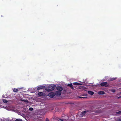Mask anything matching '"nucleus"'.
<instances>
[{"label": "nucleus", "mask_w": 121, "mask_h": 121, "mask_svg": "<svg viewBox=\"0 0 121 121\" xmlns=\"http://www.w3.org/2000/svg\"><path fill=\"white\" fill-rule=\"evenodd\" d=\"M82 112L83 113V114L84 115L85 114L86 112V111H84L83 112Z\"/></svg>", "instance_id": "22"}, {"label": "nucleus", "mask_w": 121, "mask_h": 121, "mask_svg": "<svg viewBox=\"0 0 121 121\" xmlns=\"http://www.w3.org/2000/svg\"><path fill=\"white\" fill-rule=\"evenodd\" d=\"M87 95L86 94V95H85V96H87Z\"/></svg>", "instance_id": "27"}, {"label": "nucleus", "mask_w": 121, "mask_h": 121, "mask_svg": "<svg viewBox=\"0 0 121 121\" xmlns=\"http://www.w3.org/2000/svg\"><path fill=\"white\" fill-rule=\"evenodd\" d=\"M117 78H112L110 79V81H112L116 80Z\"/></svg>", "instance_id": "14"}, {"label": "nucleus", "mask_w": 121, "mask_h": 121, "mask_svg": "<svg viewBox=\"0 0 121 121\" xmlns=\"http://www.w3.org/2000/svg\"><path fill=\"white\" fill-rule=\"evenodd\" d=\"M38 95L39 96H43V94L42 92H39L38 93Z\"/></svg>", "instance_id": "7"}, {"label": "nucleus", "mask_w": 121, "mask_h": 121, "mask_svg": "<svg viewBox=\"0 0 121 121\" xmlns=\"http://www.w3.org/2000/svg\"><path fill=\"white\" fill-rule=\"evenodd\" d=\"M117 121H121V119L120 118H117Z\"/></svg>", "instance_id": "21"}, {"label": "nucleus", "mask_w": 121, "mask_h": 121, "mask_svg": "<svg viewBox=\"0 0 121 121\" xmlns=\"http://www.w3.org/2000/svg\"><path fill=\"white\" fill-rule=\"evenodd\" d=\"M98 94L100 95H103L105 94V92L103 91H100L99 92Z\"/></svg>", "instance_id": "12"}, {"label": "nucleus", "mask_w": 121, "mask_h": 121, "mask_svg": "<svg viewBox=\"0 0 121 121\" xmlns=\"http://www.w3.org/2000/svg\"><path fill=\"white\" fill-rule=\"evenodd\" d=\"M61 94V92L60 91H56L55 92V94L58 96H60Z\"/></svg>", "instance_id": "3"}, {"label": "nucleus", "mask_w": 121, "mask_h": 121, "mask_svg": "<svg viewBox=\"0 0 121 121\" xmlns=\"http://www.w3.org/2000/svg\"><path fill=\"white\" fill-rule=\"evenodd\" d=\"M13 91L15 92H17L18 91V89H16L15 88H14L13 89Z\"/></svg>", "instance_id": "13"}, {"label": "nucleus", "mask_w": 121, "mask_h": 121, "mask_svg": "<svg viewBox=\"0 0 121 121\" xmlns=\"http://www.w3.org/2000/svg\"><path fill=\"white\" fill-rule=\"evenodd\" d=\"M53 110V109H52L51 110Z\"/></svg>", "instance_id": "28"}, {"label": "nucleus", "mask_w": 121, "mask_h": 121, "mask_svg": "<svg viewBox=\"0 0 121 121\" xmlns=\"http://www.w3.org/2000/svg\"><path fill=\"white\" fill-rule=\"evenodd\" d=\"M22 101L26 102L28 103V100L27 99H22Z\"/></svg>", "instance_id": "16"}, {"label": "nucleus", "mask_w": 121, "mask_h": 121, "mask_svg": "<svg viewBox=\"0 0 121 121\" xmlns=\"http://www.w3.org/2000/svg\"><path fill=\"white\" fill-rule=\"evenodd\" d=\"M46 121H49L48 118H47L46 119Z\"/></svg>", "instance_id": "25"}, {"label": "nucleus", "mask_w": 121, "mask_h": 121, "mask_svg": "<svg viewBox=\"0 0 121 121\" xmlns=\"http://www.w3.org/2000/svg\"><path fill=\"white\" fill-rule=\"evenodd\" d=\"M45 86H41L38 87L37 89L38 90H39L41 89H42L45 88Z\"/></svg>", "instance_id": "9"}, {"label": "nucleus", "mask_w": 121, "mask_h": 121, "mask_svg": "<svg viewBox=\"0 0 121 121\" xmlns=\"http://www.w3.org/2000/svg\"><path fill=\"white\" fill-rule=\"evenodd\" d=\"M29 109L30 110L32 111L33 110V108H29Z\"/></svg>", "instance_id": "20"}, {"label": "nucleus", "mask_w": 121, "mask_h": 121, "mask_svg": "<svg viewBox=\"0 0 121 121\" xmlns=\"http://www.w3.org/2000/svg\"><path fill=\"white\" fill-rule=\"evenodd\" d=\"M68 86H69L71 89H73V86L72 84H69L68 85Z\"/></svg>", "instance_id": "11"}, {"label": "nucleus", "mask_w": 121, "mask_h": 121, "mask_svg": "<svg viewBox=\"0 0 121 121\" xmlns=\"http://www.w3.org/2000/svg\"><path fill=\"white\" fill-rule=\"evenodd\" d=\"M107 82H103L100 84V85L101 86H104L107 85Z\"/></svg>", "instance_id": "6"}, {"label": "nucleus", "mask_w": 121, "mask_h": 121, "mask_svg": "<svg viewBox=\"0 0 121 121\" xmlns=\"http://www.w3.org/2000/svg\"><path fill=\"white\" fill-rule=\"evenodd\" d=\"M55 95V94L53 92H51L48 95L51 98H53Z\"/></svg>", "instance_id": "2"}, {"label": "nucleus", "mask_w": 121, "mask_h": 121, "mask_svg": "<svg viewBox=\"0 0 121 121\" xmlns=\"http://www.w3.org/2000/svg\"><path fill=\"white\" fill-rule=\"evenodd\" d=\"M107 86H105V87H107Z\"/></svg>", "instance_id": "29"}, {"label": "nucleus", "mask_w": 121, "mask_h": 121, "mask_svg": "<svg viewBox=\"0 0 121 121\" xmlns=\"http://www.w3.org/2000/svg\"><path fill=\"white\" fill-rule=\"evenodd\" d=\"M112 91L113 93L115 92V90H112Z\"/></svg>", "instance_id": "23"}, {"label": "nucleus", "mask_w": 121, "mask_h": 121, "mask_svg": "<svg viewBox=\"0 0 121 121\" xmlns=\"http://www.w3.org/2000/svg\"><path fill=\"white\" fill-rule=\"evenodd\" d=\"M80 98H86L87 97H80Z\"/></svg>", "instance_id": "24"}, {"label": "nucleus", "mask_w": 121, "mask_h": 121, "mask_svg": "<svg viewBox=\"0 0 121 121\" xmlns=\"http://www.w3.org/2000/svg\"><path fill=\"white\" fill-rule=\"evenodd\" d=\"M55 85H50L48 86V88L46 89L45 90L48 92L53 90L55 89Z\"/></svg>", "instance_id": "1"}, {"label": "nucleus", "mask_w": 121, "mask_h": 121, "mask_svg": "<svg viewBox=\"0 0 121 121\" xmlns=\"http://www.w3.org/2000/svg\"><path fill=\"white\" fill-rule=\"evenodd\" d=\"M117 114H120L121 113V111H120L118 112H117L116 113Z\"/></svg>", "instance_id": "19"}, {"label": "nucleus", "mask_w": 121, "mask_h": 121, "mask_svg": "<svg viewBox=\"0 0 121 121\" xmlns=\"http://www.w3.org/2000/svg\"><path fill=\"white\" fill-rule=\"evenodd\" d=\"M2 100L3 102L5 103H7L8 102L7 100L5 99H3Z\"/></svg>", "instance_id": "18"}, {"label": "nucleus", "mask_w": 121, "mask_h": 121, "mask_svg": "<svg viewBox=\"0 0 121 121\" xmlns=\"http://www.w3.org/2000/svg\"><path fill=\"white\" fill-rule=\"evenodd\" d=\"M88 94L91 95H93L94 94L93 92L91 91H88Z\"/></svg>", "instance_id": "10"}, {"label": "nucleus", "mask_w": 121, "mask_h": 121, "mask_svg": "<svg viewBox=\"0 0 121 121\" xmlns=\"http://www.w3.org/2000/svg\"><path fill=\"white\" fill-rule=\"evenodd\" d=\"M73 84L74 85H80V83H79L77 82H74L73 83Z\"/></svg>", "instance_id": "15"}, {"label": "nucleus", "mask_w": 121, "mask_h": 121, "mask_svg": "<svg viewBox=\"0 0 121 121\" xmlns=\"http://www.w3.org/2000/svg\"><path fill=\"white\" fill-rule=\"evenodd\" d=\"M15 121H22V119H17Z\"/></svg>", "instance_id": "17"}, {"label": "nucleus", "mask_w": 121, "mask_h": 121, "mask_svg": "<svg viewBox=\"0 0 121 121\" xmlns=\"http://www.w3.org/2000/svg\"><path fill=\"white\" fill-rule=\"evenodd\" d=\"M56 89L58 90V91H62L63 90V88H62L60 86H57L56 87Z\"/></svg>", "instance_id": "5"}, {"label": "nucleus", "mask_w": 121, "mask_h": 121, "mask_svg": "<svg viewBox=\"0 0 121 121\" xmlns=\"http://www.w3.org/2000/svg\"><path fill=\"white\" fill-rule=\"evenodd\" d=\"M121 98V96H120L118 97V98L119 99V98Z\"/></svg>", "instance_id": "26"}, {"label": "nucleus", "mask_w": 121, "mask_h": 121, "mask_svg": "<svg viewBox=\"0 0 121 121\" xmlns=\"http://www.w3.org/2000/svg\"><path fill=\"white\" fill-rule=\"evenodd\" d=\"M66 117V119H60L59 118H58V119H57L59 121V120L60 121H63L64 120H67L68 119V117L67 116H65V117Z\"/></svg>", "instance_id": "4"}, {"label": "nucleus", "mask_w": 121, "mask_h": 121, "mask_svg": "<svg viewBox=\"0 0 121 121\" xmlns=\"http://www.w3.org/2000/svg\"><path fill=\"white\" fill-rule=\"evenodd\" d=\"M78 115L79 116V117H82L83 116H84L82 112H79Z\"/></svg>", "instance_id": "8"}]
</instances>
